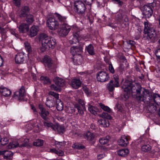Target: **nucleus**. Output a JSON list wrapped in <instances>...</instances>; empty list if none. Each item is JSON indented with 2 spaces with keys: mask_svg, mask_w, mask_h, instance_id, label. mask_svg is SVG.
<instances>
[{
  "mask_svg": "<svg viewBox=\"0 0 160 160\" xmlns=\"http://www.w3.org/2000/svg\"><path fill=\"white\" fill-rule=\"evenodd\" d=\"M74 9L75 11L79 14L83 13L86 10V7L83 3L81 1H78L74 3Z\"/></svg>",
  "mask_w": 160,
  "mask_h": 160,
  "instance_id": "nucleus-8",
  "label": "nucleus"
},
{
  "mask_svg": "<svg viewBox=\"0 0 160 160\" xmlns=\"http://www.w3.org/2000/svg\"><path fill=\"white\" fill-rule=\"evenodd\" d=\"M97 80L100 82H105L109 79L108 74L104 72L100 71L97 74Z\"/></svg>",
  "mask_w": 160,
  "mask_h": 160,
  "instance_id": "nucleus-9",
  "label": "nucleus"
},
{
  "mask_svg": "<svg viewBox=\"0 0 160 160\" xmlns=\"http://www.w3.org/2000/svg\"><path fill=\"white\" fill-rule=\"evenodd\" d=\"M153 11L151 7L148 5H145L143 6V14L146 18H149L152 14Z\"/></svg>",
  "mask_w": 160,
  "mask_h": 160,
  "instance_id": "nucleus-12",
  "label": "nucleus"
},
{
  "mask_svg": "<svg viewBox=\"0 0 160 160\" xmlns=\"http://www.w3.org/2000/svg\"><path fill=\"white\" fill-rule=\"evenodd\" d=\"M50 152L56 154V152H57V150L54 148L50 149Z\"/></svg>",
  "mask_w": 160,
  "mask_h": 160,
  "instance_id": "nucleus-63",
  "label": "nucleus"
},
{
  "mask_svg": "<svg viewBox=\"0 0 160 160\" xmlns=\"http://www.w3.org/2000/svg\"><path fill=\"white\" fill-rule=\"evenodd\" d=\"M39 30L38 26L36 25H33L32 26L30 29L29 36L30 37H32L36 36L38 33Z\"/></svg>",
  "mask_w": 160,
  "mask_h": 160,
  "instance_id": "nucleus-16",
  "label": "nucleus"
},
{
  "mask_svg": "<svg viewBox=\"0 0 160 160\" xmlns=\"http://www.w3.org/2000/svg\"><path fill=\"white\" fill-rule=\"evenodd\" d=\"M158 148H156L152 149L150 152L152 154H156L158 151Z\"/></svg>",
  "mask_w": 160,
  "mask_h": 160,
  "instance_id": "nucleus-61",
  "label": "nucleus"
},
{
  "mask_svg": "<svg viewBox=\"0 0 160 160\" xmlns=\"http://www.w3.org/2000/svg\"><path fill=\"white\" fill-rule=\"evenodd\" d=\"M65 144L64 142H58L56 141L55 142V145L56 147L58 148H62Z\"/></svg>",
  "mask_w": 160,
  "mask_h": 160,
  "instance_id": "nucleus-41",
  "label": "nucleus"
},
{
  "mask_svg": "<svg viewBox=\"0 0 160 160\" xmlns=\"http://www.w3.org/2000/svg\"><path fill=\"white\" fill-rule=\"evenodd\" d=\"M151 148V147L149 145H144L142 146L141 150L143 152H148L150 151Z\"/></svg>",
  "mask_w": 160,
  "mask_h": 160,
  "instance_id": "nucleus-34",
  "label": "nucleus"
},
{
  "mask_svg": "<svg viewBox=\"0 0 160 160\" xmlns=\"http://www.w3.org/2000/svg\"><path fill=\"white\" fill-rule=\"evenodd\" d=\"M14 4L17 6H19L20 4V0H13Z\"/></svg>",
  "mask_w": 160,
  "mask_h": 160,
  "instance_id": "nucleus-56",
  "label": "nucleus"
},
{
  "mask_svg": "<svg viewBox=\"0 0 160 160\" xmlns=\"http://www.w3.org/2000/svg\"><path fill=\"white\" fill-rule=\"evenodd\" d=\"M11 33L12 34L14 35L16 37H18V34L17 32V31L16 30H14L11 31Z\"/></svg>",
  "mask_w": 160,
  "mask_h": 160,
  "instance_id": "nucleus-60",
  "label": "nucleus"
},
{
  "mask_svg": "<svg viewBox=\"0 0 160 160\" xmlns=\"http://www.w3.org/2000/svg\"><path fill=\"white\" fill-rule=\"evenodd\" d=\"M130 139V136L123 135L121 136L118 142L119 144L122 146H126L128 144L129 141Z\"/></svg>",
  "mask_w": 160,
  "mask_h": 160,
  "instance_id": "nucleus-11",
  "label": "nucleus"
},
{
  "mask_svg": "<svg viewBox=\"0 0 160 160\" xmlns=\"http://www.w3.org/2000/svg\"><path fill=\"white\" fill-rule=\"evenodd\" d=\"M109 137L107 136L105 137H103L99 139V142L102 145L107 144L109 141Z\"/></svg>",
  "mask_w": 160,
  "mask_h": 160,
  "instance_id": "nucleus-35",
  "label": "nucleus"
},
{
  "mask_svg": "<svg viewBox=\"0 0 160 160\" xmlns=\"http://www.w3.org/2000/svg\"><path fill=\"white\" fill-rule=\"evenodd\" d=\"M94 136V134L90 132H87L83 134L84 138L89 141H91L93 139Z\"/></svg>",
  "mask_w": 160,
  "mask_h": 160,
  "instance_id": "nucleus-26",
  "label": "nucleus"
},
{
  "mask_svg": "<svg viewBox=\"0 0 160 160\" xmlns=\"http://www.w3.org/2000/svg\"><path fill=\"white\" fill-rule=\"evenodd\" d=\"M53 130L57 131L59 134L63 133L65 131L64 127L58 124H54Z\"/></svg>",
  "mask_w": 160,
  "mask_h": 160,
  "instance_id": "nucleus-21",
  "label": "nucleus"
},
{
  "mask_svg": "<svg viewBox=\"0 0 160 160\" xmlns=\"http://www.w3.org/2000/svg\"><path fill=\"white\" fill-rule=\"evenodd\" d=\"M106 156L105 153H102L98 154L97 156V159L98 160L101 159Z\"/></svg>",
  "mask_w": 160,
  "mask_h": 160,
  "instance_id": "nucleus-52",
  "label": "nucleus"
},
{
  "mask_svg": "<svg viewBox=\"0 0 160 160\" xmlns=\"http://www.w3.org/2000/svg\"><path fill=\"white\" fill-rule=\"evenodd\" d=\"M148 111L151 113L155 112L157 110L156 105H154L151 102L148 107Z\"/></svg>",
  "mask_w": 160,
  "mask_h": 160,
  "instance_id": "nucleus-29",
  "label": "nucleus"
},
{
  "mask_svg": "<svg viewBox=\"0 0 160 160\" xmlns=\"http://www.w3.org/2000/svg\"><path fill=\"white\" fill-rule=\"evenodd\" d=\"M28 25L26 23H22L18 27L19 32L21 33H25L28 30Z\"/></svg>",
  "mask_w": 160,
  "mask_h": 160,
  "instance_id": "nucleus-22",
  "label": "nucleus"
},
{
  "mask_svg": "<svg viewBox=\"0 0 160 160\" xmlns=\"http://www.w3.org/2000/svg\"><path fill=\"white\" fill-rule=\"evenodd\" d=\"M25 95V88L22 86L19 91L15 92L13 96V98L18 100H21Z\"/></svg>",
  "mask_w": 160,
  "mask_h": 160,
  "instance_id": "nucleus-10",
  "label": "nucleus"
},
{
  "mask_svg": "<svg viewBox=\"0 0 160 160\" xmlns=\"http://www.w3.org/2000/svg\"><path fill=\"white\" fill-rule=\"evenodd\" d=\"M64 152L63 151L61 150H59L58 151L57 150V152L56 154H57L58 156H62L64 155Z\"/></svg>",
  "mask_w": 160,
  "mask_h": 160,
  "instance_id": "nucleus-59",
  "label": "nucleus"
},
{
  "mask_svg": "<svg viewBox=\"0 0 160 160\" xmlns=\"http://www.w3.org/2000/svg\"><path fill=\"white\" fill-rule=\"evenodd\" d=\"M115 87L113 80H111L107 84V88L110 92H112L114 89Z\"/></svg>",
  "mask_w": 160,
  "mask_h": 160,
  "instance_id": "nucleus-32",
  "label": "nucleus"
},
{
  "mask_svg": "<svg viewBox=\"0 0 160 160\" xmlns=\"http://www.w3.org/2000/svg\"><path fill=\"white\" fill-rule=\"evenodd\" d=\"M129 152V150L128 149H122L118 152V154L122 157L126 156Z\"/></svg>",
  "mask_w": 160,
  "mask_h": 160,
  "instance_id": "nucleus-27",
  "label": "nucleus"
},
{
  "mask_svg": "<svg viewBox=\"0 0 160 160\" xmlns=\"http://www.w3.org/2000/svg\"><path fill=\"white\" fill-rule=\"evenodd\" d=\"M122 88L124 92V96L125 100L128 99L131 95L133 97L136 98L140 101L145 100V98L150 100L151 98L152 95L149 91L147 89H144L142 95H140L141 88L138 85L128 80H125L122 86Z\"/></svg>",
  "mask_w": 160,
  "mask_h": 160,
  "instance_id": "nucleus-1",
  "label": "nucleus"
},
{
  "mask_svg": "<svg viewBox=\"0 0 160 160\" xmlns=\"http://www.w3.org/2000/svg\"><path fill=\"white\" fill-rule=\"evenodd\" d=\"M151 102H154L158 106L160 105V96L157 94L153 95L152 99H151Z\"/></svg>",
  "mask_w": 160,
  "mask_h": 160,
  "instance_id": "nucleus-23",
  "label": "nucleus"
},
{
  "mask_svg": "<svg viewBox=\"0 0 160 160\" xmlns=\"http://www.w3.org/2000/svg\"><path fill=\"white\" fill-rule=\"evenodd\" d=\"M83 90L87 95H88L90 93V91L89 89L87 87H83Z\"/></svg>",
  "mask_w": 160,
  "mask_h": 160,
  "instance_id": "nucleus-58",
  "label": "nucleus"
},
{
  "mask_svg": "<svg viewBox=\"0 0 160 160\" xmlns=\"http://www.w3.org/2000/svg\"><path fill=\"white\" fill-rule=\"evenodd\" d=\"M75 107L78 110V112L81 115H82L83 114V110H85V108L83 109L82 107L79 105L78 104H76L75 105Z\"/></svg>",
  "mask_w": 160,
  "mask_h": 160,
  "instance_id": "nucleus-43",
  "label": "nucleus"
},
{
  "mask_svg": "<svg viewBox=\"0 0 160 160\" xmlns=\"http://www.w3.org/2000/svg\"><path fill=\"white\" fill-rule=\"evenodd\" d=\"M50 88L52 90H54L56 91H60L61 90L60 87L56 86L54 84H52L50 86Z\"/></svg>",
  "mask_w": 160,
  "mask_h": 160,
  "instance_id": "nucleus-45",
  "label": "nucleus"
},
{
  "mask_svg": "<svg viewBox=\"0 0 160 160\" xmlns=\"http://www.w3.org/2000/svg\"><path fill=\"white\" fill-rule=\"evenodd\" d=\"M5 154L4 155V158L6 159L12 156L13 155L12 152L10 151L6 150L0 151V154Z\"/></svg>",
  "mask_w": 160,
  "mask_h": 160,
  "instance_id": "nucleus-28",
  "label": "nucleus"
},
{
  "mask_svg": "<svg viewBox=\"0 0 160 160\" xmlns=\"http://www.w3.org/2000/svg\"><path fill=\"white\" fill-rule=\"evenodd\" d=\"M55 15L60 24V28L58 30V33L61 36H66L69 32L71 28L70 26L66 23L67 17L57 13H55Z\"/></svg>",
  "mask_w": 160,
  "mask_h": 160,
  "instance_id": "nucleus-2",
  "label": "nucleus"
},
{
  "mask_svg": "<svg viewBox=\"0 0 160 160\" xmlns=\"http://www.w3.org/2000/svg\"><path fill=\"white\" fill-rule=\"evenodd\" d=\"M114 0L120 5H121L123 3V2H122L120 0Z\"/></svg>",
  "mask_w": 160,
  "mask_h": 160,
  "instance_id": "nucleus-64",
  "label": "nucleus"
},
{
  "mask_svg": "<svg viewBox=\"0 0 160 160\" xmlns=\"http://www.w3.org/2000/svg\"><path fill=\"white\" fill-rule=\"evenodd\" d=\"M46 105L49 108L52 107L54 105L53 104L51 101L48 100H47V102H46Z\"/></svg>",
  "mask_w": 160,
  "mask_h": 160,
  "instance_id": "nucleus-51",
  "label": "nucleus"
},
{
  "mask_svg": "<svg viewBox=\"0 0 160 160\" xmlns=\"http://www.w3.org/2000/svg\"><path fill=\"white\" fill-rule=\"evenodd\" d=\"M38 108L40 110L39 113L41 117L44 119L47 120L48 118V117L49 116V112L46 110L41 105H39Z\"/></svg>",
  "mask_w": 160,
  "mask_h": 160,
  "instance_id": "nucleus-14",
  "label": "nucleus"
},
{
  "mask_svg": "<svg viewBox=\"0 0 160 160\" xmlns=\"http://www.w3.org/2000/svg\"><path fill=\"white\" fill-rule=\"evenodd\" d=\"M43 60V63L45 67L49 68L52 66V62L50 57L48 56H45Z\"/></svg>",
  "mask_w": 160,
  "mask_h": 160,
  "instance_id": "nucleus-20",
  "label": "nucleus"
},
{
  "mask_svg": "<svg viewBox=\"0 0 160 160\" xmlns=\"http://www.w3.org/2000/svg\"><path fill=\"white\" fill-rule=\"evenodd\" d=\"M28 139H25L24 140L22 139L17 140V141H13L10 142L7 146L9 149H12L18 147H22L26 146L28 144Z\"/></svg>",
  "mask_w": 160,
  "mask_h": 160,
  "instance_id": "nucleus-5",
  "label": "nucleus"
},
{
  "mask_svg": "<svg viewBox=\"0 0 160 160\" xmlns=\"http://www.w3.org/2000/svg\"><path fill=\"white\" fill-rule=\"evenodd\" d=\"M95 108L90 105L89 106V107H88V109L89 111L94 115H95L97 114V112L95 110Z\"/></svg>",
  "mask_w": 160,
  "mask_h": 160,
  "instance_id": "nucleus-47",
  "label": "nucleus"
},
{
  "mask_svg": "<svg viewBox=\"0 0 160 160\" xmlns=\"http://www.w3.org/2000/svg\"><path fill=\"white\" fill-rule=\"evenodd\" d=\"M82 51V48L81 45L73 46L71 48V52L73 56L78 54H81Z\"/></svg>",
  "mask_w": 160,
  "mask_h": 160,
  "instance_id": "nucleus-13",
  "label": "nucleus"
},
{
  "mask_svg": "<svg viewBox=\"0 0 160 160\" xmlns=\"http://www.w3.org/2000/svg\"><path fill=\"white\" fill-rule=\"evenodd\" d=\"M144 32L147 34V39L150 40L155 39L157 36L152 24L147 21L144 22Z\"/></svg>",
  "mask_w": 160,
  "mask_h": 160,
  "instance_id": "nucleus-4",
  "label": "nucleus"
},
{
  "mask_svg": "<svg viewBox=\"0 0 160 160\" xmlns=\"http://www.w3.org/2000/svg\"><path fill=\"white\" fill-rule=\"evenodd\" d=\"M99 116L104 118L111 119L112 117L110 115L107 113L103 112L99 115Z\"/></svg>",
  "mask_w": 160,
  "mask_h": 160,
  "instance_id": "nucleus-40",
  "label": "nucleus"
},
{
  "mask_svg": "<svg viewBox=\"0 0 160 160\" xmlns=\"http://www.w3.org/2000/svg\"><path fill=\"white\" fill-rule=\"evenodd\" d=\"M8 142V139L7 138H1V141H0V142H1V144L2 145H5Z\"/></svg>",
  "mask_w": 160,
  "mask_h": 160,
  "instance_id": "nucleus-50",
  "label": "nucleus"
},
{
  "mask_svg": "<svg viewBox=\"0 0 160 160\" xmlns=\"http://www.w3.org/2000/svg\"><path fill=\"white\" fill-rule=\"evenodd\" d=\"M25 47L26 50L30 53L32 52V49L30 44L28 42H25L24 43Z\"/></svg>",
  "mask_w": 160,
  "mask_h": 160,
  "instance_id": "nucleus-44",
  "label": "nucleus"
},
{
  "mask_svg": "<svg viewBox=\"0 0 160 160\" xmlns=\"http://www.w3.org/2000/svg\"><path fill=\"white\" fill-rule=\"evenodd\" d=\"M73 31V38L70 41V42L72 44L76 43L79 42V40H81L82 37L80 34L79 29L76 26H73L72 28Z\"/></svg>",
  "mask_w": 160,
  "mask_h": 160,
  "instance_id": "nucleus-7",
  "label": "nucleus"
},
{
  "mask_svg": "<svg viewBox=\"0 0 160 160\" xmlns=\"http://www.w3.org/2000/svg\"><path fill=\"white\" fill-rule=\"evenodd\" d=\"M40 80L44 84H50L51 83V81L49 80V78L47 77L41 76L40 78Z\"/></svg>",
  "mask_w": 160,
  "mask_h": 160,
  "instance_id": "nucleus-33",
  "label": "nucleus"
},
{
  "mask_svg": "<svg viewBox=\"0 0 160 160\" xmlns=\"http://www.w3.org/2000/svg\"><path fill=\"white\" fill-rule=\"evenodd\" d=\"M56 108L59 111H61L63 109V103L60 99L56 100Z\"/></svg>",
  "mask_w": 160,
  "mask_h": 160,
  "instance_id": "nucleus-31",
  "label": "nucleus"
},
{
  "mask_svg": "<svg viewBox=\"0 0 160 160\" xmlns=\"http://www.w3.org/2000/svg\"><path fill=\"white\" fill-rule=\"evenodd\" d=\"M12 93L10 89L3 85L0 86V94L5 97H8Z\"/></svg>",
  "mask_w": 160,
  "mask_h": 160,
  "instance_id": "nucleus-15",
  "label": "nucleus"
},
{
  "mask_svg": "<svg viewBox=\"0 0 160 160\" xmlns=\"http://www.w3.org/2000/svg\"><path fill=\"white\" fill-rule=\"evenodd\" d=\"M43 141L40 139H38L34 142L33 143L34 146H41L43 145Z\"/></svg>",
  "mask_w": 160,
  "mask_h": 160,
  "instance_id": "nucleus-42",
  "label": "nucleus"
},
{
  "mask_svg": "<svg viewBox=\"0 0 160 160\" xmlns=\"http://www.w3.org/2000/svg\"><path fill=\"white\" fill-rule=\"evenodd\" d=\"M81 82L79 79H74L72 80L70 85L72 88L77 89L81 86Z\"/></svg>",
  "mask_w": 160,
  "mask_h": 160,
  "instance_id": "nucleus-19",
  "label": "nucleus"
},
{
  "mask_svg": "<svg viewBox=\"0 0 160 160\" xmlns=\"http://www.w3.org/2000/svg\"><path fill=\"white\" fill-rule=\"evenodd\" d=\"M113 78L114 80V81H113L114 86L116 88L119 87V81L118 76L117 74H115L113 75Z\"/></svg>",
  "mask_w": 160,
  "mask_h": 160,
  "instance_id": "nucleus-36",
  "label": "nucleus"
},
{
  "mask_svg": "<svg viewBox=\"0 0 160 160\" xmlns=\"http://www.w3.org/2000/svg\"><path fill=\"white\" fill-rule=\"evenodd\" d=\"M66 112L68 113H72L75 112V110L74 108L68 107L66 109Z\"/></svg>",
  "mask_w": 160,
  "mask_h": 160,
  "instance_id": "nucleus-49",
  "label": "nucleus"
},
{
  "mask_svg": "<svg viewBox=\"0 0 160 160\" xmlns=\"http://www.w3.org/2000/svg\"><path fill=\"white\" fill-rule=\"evenodd\" d=\"M87 50L88 53L90 55H94L95 53L93 47L91 44H89L87 47Z\"/></svg>",
  "mask_w": 160,
  "mask_h": 160,
  "instance_id": "nucleus-38",
  "label": "nucleus"
},
{
  "mask_svg": "<svg viewBox=\"0 0 160 160\" xmlns=\"http://www.w3.org/2000/svg\"><path fill=\"white\" fill-rule=\"evenodd\" d=\"M108 68L109 70L111 73H113L115 71L114 69L111 64H109Z\"/></svg>",
  "mask_w": 160,
  "mask_h": 160,
  "instance_id": "nucleus-53",
  "label": "nucleus"
},
{
  "mask_svg": "<svg viewBox=\"0 0 160 160\" xmlns=\"http://www.w3.org/2000/svg\"><path fill=\"white\" fill-rule=\"evenodd\" d=\"M49 95L54 97L57 100L59 99V94L50 91L49 93Z\"/></svg>",
  "mask_w": 160,
  "mask_h": 160,
  "instance_id": "nucleus-48",
  "label": "nucleus"
},
{
  "mask_svg": "<svg viewBox=\"0 0 160 160\" xmlns=\"http://www.w3.org/2000/svg\"><path fill=\"white\" fill-rule=\"evenodd\" d=\"M29 11V9L28 7H24L21 10L20 16L21 17H25L27 15H28V13Z\"/></svg>",
  "mask_w": 160,
  "mask_h": 160,
  "instance_id": "nucleus-30",
  "label": "nucleus"
},
{
  "mask_svg": "<svg viewBox=\"0 0 160 160\" xmlns=\"http://www.w3.org/2000/svg\"><path fill=\"white\" fill-rule=\"evenodd\" d=\"M79 104H78L81 107H82L83 109H85V106L84 103L83 102V101L81 99H79Z\"/></svg>",
  "mask_w": 160,
  "mask_h": 160,
  "instance_id": "nucleus-55",
  "label": "nucleus"
},
{
  "mask_svg": "<svg viewBox=\"0 0 160 160\" xmlns=\"http://www.w3.org/2000/svg\"><path fill=\"white\" fill-rule=\"evenodd\" d=\"M26 17V21L29 24H31L34 21L33 16L32 15L29 14L27 15Z\"/></svg>",
  "mask_w": 160,
  "mask_h": 160,
  "instance_id": "nucleus-37",
  "label": "nucleus"
},
{
  "mask_svg": "<svg viewBox=\"0 0 160 160\" xmlns=\"http://www.w3.org/2000/svg\"><path fill=\"white\" fill-rule=\"evenodd\" d=\"M87 5H90L92 3L93 0H83Z\"/></svg>",
  "mask_w": 160,
  "mask_h": 160,
  "instance_id": "nucleus-57",
  "label": "nucleus"
},
{
  "mask_svg": "<svg viewBox=\"0 0 160 160\" xmlns=\"http://www.w3.org/2000/svg\"><path fill=\"white\" fill-rule=\"evenodd\" d=\"M3 59L0 56V67L3 65Z\"/></svg>",
  "mask_w": 160,
  "mask_h": 160,
  "instance_id": "nucleus-62",
  "label": "nucleus"
},
{
  "mask_svg": "<svg viewBox=\"0 0 160 160\" xmlns=\"http://www.w3.org/2000/svg\"><path fill=\"white\" fill-rule=\"evenodd\" d=\"M39 40L42 43L40 48L41 51L44 52L46 49L53 48L56 44V40L53 38H49L47 35L44 33L40 34Z\"/></svg>",
  "mask_w": 160,
  "mask_h": 160,
  "instance_id": "nucleus-3",
  "label": "nucleus"
},
{
  "mask_svg": "<svg viewBox=\"0 0 160 160\" xmlns=\"http://www.w3.org/2000/svg\"><path fill=\"white\" fill-rule=\"evenodd\" d=\"M47 23L48 27L51 30H55L60 28V24L53 17L48 18L47 20Z\"/></svg>",
  "mask_w": 160,
  "mask_h": 160,
  "instance_id": "nucleus-6",
  "label": "nucleus"
},
{
  "mask_svg": "<svg viewBox=\"0 0 160 160\" xmlns=\"http://www.w3.org/2000/svg\"><path fill=\"white\" fill-rule=\"evenodd\" d=\"M155 53L156 57L160 59V48L156 50Z\"/></svg>",
  "mask_w": 160,
  "mask_h": 160,
  "instance_id": "nucleus-54",
  "label": "nucleus"
},
{
  "mask_svg": "<svg viewBox=\"0 0 160 160\" xmlns=\"http://www.w3.org/2000/svg\"><path fill=\"white\" fill-rule=\"evenodd\" d=\"M99 106L104 111H106L108 112H111V109L108 106H105L102 103H100Z\"/></svg>",
  "mask_w": 160,
  "mask_h": 160,
  "instance_id": "nucleus-39",
  "label": "nucleus"
},
{
  "mask_svg": "<svg viewBox=\"0 0 160 160\" xmlns=\"http://www.w3.org/2000/svg\"><path fill=\"white\" fill-rule=\"evenodd\" d=\"M53 81L56 85L59 87H63L65 85L64 80L58 77H56L53 79Z\"/></svg>",
  "mask_w": 160,
  "mask_h": 160,
  "instance_id": "nucleus-18",
  "label": "nucleus"
},
{
  "mask_svg": "<svg viewBox=\"0 0 160 160\" xmlns=\"http://www.w3.org/2000/svg\"><path fill=\"white\" fill-rule=\"evenodd\" d=\"M25 60L24 54L22 52L18 53L15 57V61L17 64H21Z\"/></svg>",
  "mask_w": 160,
  "mask_h": 160,
  "instance_id": "nucleus-17",
  "label": "nucleus"
},
{
  "mask_svg": "<svg viewBox=\"0 0 160 160\" xmlns=\"http://www.w3.org/2000/svg\"><path fill=\"white\" fill-rule=\"evenodd\" d=\"M98 122L99 125L102 127H108L109 126L108 121L104 119H99Z\"/></svg>",
  "mask_w": 160,
  "mask_h": 160,
  "instance_id": "nucleus-25",
  "label": "nucleus"
},
{
  "mask_svg": "<svg viewBox=\"0 0 160 160\" xmlns=\"http://www.w3.org/2000/svg\"><path fill=\"white\" fill-rule=\"evenodd\" d=\"M44 125L45 127L47 128H51L53 129V128L54 127V125L51 122H44Z\"/></svg>",
  "mask_w": 160,
  "mask_h": 160,
  "instance_id": "nucleus-46",
  "label": "nucleus"
},
{
  "mask_svg": "<svg viewBox=\"0 0 160 160\" xmlns=\"http://www.w3.org/2000/svg\"><path fill=\"white\" fill-rule=\"evenodd\" d=\"M73 61L75 64L80 65L82 61V58L81 54L73 56Z\"/></svg>",
  "mask_w": 160,
  "mask_h": 160,
  "instance_id": "nucleus-24",
  "label": "nucleus"
}]
</instances>
